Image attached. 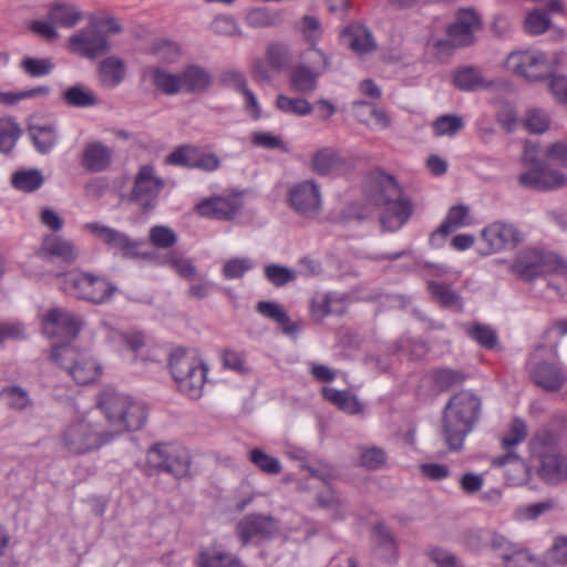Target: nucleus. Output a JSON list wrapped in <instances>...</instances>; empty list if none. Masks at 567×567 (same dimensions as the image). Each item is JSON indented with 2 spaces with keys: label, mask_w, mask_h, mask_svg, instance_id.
<instances>
[{
  "label": "nucleus",
  "mask_w": 567,
  "mask_h": 567,
  "mask_svg": "<svg viewBox=\"0 0 567 567\" xmlns=\"http://www.w3.org/2000/svg\"><path fill=\"white\" fill-rule=\"evenodd\" d=\"M63 289L78 299L94 305H102L111 300L116 287L102 277L89 272H69L63 279Z\"/></svg>",
  "instance_id": "9d476101"
},
{
  "label": "nucleus",
  "mask_w": 567,
  "mask_h": 567,
  "mask_svg": "<svg viewBox=\"0 0 567 567\" xmlns=\"http://www.w3.org/2000/svg\"><path fill=\"white\" fill-rule=\"evenodd\" d=\"M252 267L254 262L248 257L230 258L224 264L221 274L226 279H240Z\"/></svg>",
  "instance_id": "4d7b16f0"
},
{
  "label": "nucleus",
  "mask_w": 567,
  "mask_h": 567,
  "mask_svg": "<svg viewBox=\"0 0 567 567\" xmlns=\"http://www.w3.org/2000/svg\"><path fill=\"white\" fill-rule=\"evenodd\" d=\"M28 134L41 154L49 153L58 143V131L51 124H32L28 128Z\"/></svg>",
  "instance_id": "473e14b6"
},
{
  "label": "nucleus",
  "mask_w": 567,
  "mask_h": 567,
  "mask_svg": "<svg viewBox=\"0 0 567 567\" xmlns=\"http://www.w3.org/2000/svg\"><path fill=\"white\" fill-rule=\"evenodd\" d=\"M47 18L56 27L72 29L83 19V14L71 3L55 1L49 6Z\"/></svg>",
  "instance_id": "cd10ccee"
},
{
  "label": "nucleus",
  "mask_w": 567,
  "mask_h": 567,
  "mask_svg": "<svg viewBox=\"0 0 567 567\" xmlns=\"http://www.w3.org/2000/svg\"><path fill=\"white\" fill-rule=\"evenodd\" d=\"M97 406L105 416L113 440L125 432L141 430L148 415L144 402L113 388H105L100 393Z\"/></svg>",
  "instance_id": "f03ea898"
},
{
  "label": "nucleus",
  "mask_w": 567,
  "mask_h": 567,
  "mask_svg": "<svg viewBox=\"0 0 567 567\" xmlns=\"http://www.w3.org/2000/svg\"><path fill=\"white\" fill-rule=\"evenodd\" d=\"M523 239L522 231L513 224L494 221L482 230L478 249L482 255H491L505 248H515Z\"/></svg>",
  "instance_id": "dca6fc26"
},
{
  "label": "nucleus",
  "mask_w": 567,
  "mask_h": 567,
  "mask_svg": "<svg viewBox=\"0 0 567 567\" xmlns=\"http://www.w3.org/2000/svg\"><path fill=\"white\" fill-rule=\"evenodd\" d=\"M256 310L265 318L277 322L286 334H293L299 331V327L290 321L289 316L281 306L274 301H259Z\"/></svg>",
  "instance_id": "72a5a7b5"
},
{
  "label": "nucleus",
  "mask_w": 567,
  "mask_h": 567,
  "mask_svg": "<svg viewBox=\"0 0 567 567\" xmlns=\"http://www.w3.org/2000/svg\"><path fill=\"white\" fill-rule=\"evenodd\" d=\"M181 90L185 93H203L212 85V76L199 65H189L179 72Z\"/></svg>",
  "instance_id": "bb28decb"
},
{
  "label": "nucleus",
  "mask_w": 567,
  "mask_h": 567,
  "mask_svg": "<svg viewBox=\"0 0 567 567\" xmlns=\"http://www.w3.org/2000/svg\"><path fill=\"white\" fill-rule=\"evenodd\" d=\"M125 78V64L117 56H109L99 65V81L102 86L116 87Z\"/></svg>",
  "instance_id": "7c9ffc66"
},
{
  "label": "nucleus",
  "mask_w": 567,
  "mask_h": 567,
  "mask_svg": "<svg viewBox=\"0 0 567 567\" xmlns=\"http://www.w3.org/2000/svg\"><path fill=\"white\" fill-rule=\"evenodd\" d=\"M278 530L275 519L266 515L251 514L240 519L236 532L243 545L270 538Z\"/></svg>",
  "instance_id": "5701e85b"
},
{
  "label": "nucleus",
  "mask_w": 567,
  "mask_h": 567,
  "mask_svg": "<svg viewBox=\"0 0 567 567\" xmlns=\"http://www.w3.org/2000/svg\"><path fill=\"white\" fill-rule=\"evenodd\" d=\"M54 66V63L49 58L38 59L25 56L20 62L21 70L32 78L47 76L53 72Z\"/></svg>",
  "instance_id": "603ef678"
},
{
  "label": "nucleus",
  "mask_w": 567,
  "mask_h": 567,
  "mask_svg": "<svg viewBox=\"0 0 567 567\" xmlns=\"http://www.w3.org/2000/svg\"><path fill=\"white\" fill-rule=\"evenodd\" d=\"M50 359L80 385L94 382L101 375V364L93 355L70 344L53 346Z\"/></svg>",
  "instance_id": "6e6552de"
},
{
  "label": "nucleus",
  "mask_w": 567,
  "mask_h": 567,
  "mask_svg": "<svg viewBox=\"0 0 567 567\" xmlns=\"http://www.w3.org/2000/svg\"><path fill=\"white\" fill-rule=\"evenodd\" d=\"M386 453L378 446H363L360 449V465L369 470H378L385 465Z\"/></svg>",
  "instance_id": "bf43d9fd"
},
{
  "label": "nucleus",
  "mask_w": 567,
  "mask_h": 567,
  "mask_svg": "<svg viewBox=\"0 0 567 567\" xmlns=\"http://www.w3.org/2000/svg\"><path fill=\"white\" fill-rule=\"evenodd\" d=\"M524 162L532 167L518 176V183L529 189L548 192L567 185V175L561 171L548 167L545 162L535 157V152L526 145Z\"/></svg>",
  "instance_id": "9b49d317"
},
{
  "label": "nucleus",
  "mask_w": 567,
  "mask_h": 567,
  "mask_svg": "<svg viewBox=\"0 0 567 567\" xmlns=\"http://www.w3.org/2000/svg\"><path fill=\"white\" fill-rule=\"evenodd\" d=\"M84 326V318L65 308H52L43 318L42 329L45 336L54 338L61 336L73 340Z\"/></svg>",
  "instance_id": "6ab92c4d"
},
{
  "label": "nucleus",
  "mask_w": 567,
  "mask_h": 567,
  "mask_svg": "<svg viewBox=\"0 0 567 567\" xmlns=\"http://www.w3.org/2000/svg\"><path fill=\"white\" fill-rule=\"evenodd\" d=\"M524 123L529 132L540 134L548 130L549 117L544 111L533 109L527 112Z\"/></svg>",
  "instance_id": "69168bd1"
},
{
  "label": "nucleus",
  "mask_w": 567,
  "mask_h": 567,
  "mask_svg": "<svg viewBox=\"0 0 567 567\" xmlns=\"http://www.w3.org/2000/svg\"><path fill=\"white\" fill-rule=\"evenodd\" d=\"M243 208V194L228 192L204 198L196 205L195 210L202 217L228 221L234 220Z\"/></svg>",
  "instance_id": "2eb2a0df"
},
{
  "label": "nucleus",
  "mask_w": 567,
  "mask_h": 567,
  "mask_svg": "<svg viewBox=\"0 0 567 567\" xmlns=\"http://www.w3.org/2000/svg\"><path fill=\"white\" fill-rule=\"evenodd\" d=\"M142 80L151 84L166 95H176L182 92L179 73H171L158 66H147L142 72Z\"/></svg>",
  "instance_id": "393cba45"
},
{
  "label": "nucleus",
  "mask_w": 567,
  "mask_h": 567,
  "mask_svg": "<svg viewBox=\"0 0 567 567\" xmlns=\"http://www.w3.org/2000/svg\"><path fill=\"white\" fill-rule=\"evenodd\" d=\"M248 458L259 471L268 475H277L282 470L279 458L268 455L261 449H252Z\"/></svg>",
  "instance_id": "09e8293b"
},
{
  "label": "nucleus",
  "mask_w": 567,
  "mask_h": 567,
  "mask_svg": "<svg viewBox=\"0 0 567 567\" xmlns=\"http://www.w3.org/2000/svg\"><path fill=\"white\" fill-rule=\"evenodd\" d=\"M323 398L348 414H358L362 411V404L355 395L349 391L333 388H322Z\"/></svg>",
  "instance_id": "c9c22d12"
},
{
  "label": "nucleus",
  "mask_w": 567,
  "mask_h": 567,
  "mask_svg": "<svg viewBox=\"0 0 567 567\" xmlns=\"http://www.w3.org/2000/svg\"><path fill=\"white\" fill-rule=\"evenodd\" d=\"M372 537L374 550L383 560H395L398 556V545L391 530L383 524L373 527Z\"/></svg>",
  "instance_id": "c756f323"
},
{
  "label": "nucleus",
  "mask_w": 567,
  "mask_h": 567,
  "mask_svg": "<svg viewBox=\"0 0 567 567\" xmlns=\"http://www.w3.org/2000/svg\"><path fill=\"white\" fill-rule=\"evenodd\" d=\"M62 99L71 107L85 109L97 105L96 94L82 84L68 87L62 93Z\"/></svg>",
  "instance_id": "4c0bfd02"
},
{
  "label": "nucleus",
  "mask_w": 567,
  "mask_h": 567,
  "mask_svg": "<svg viewBox=\"0 0 567 567\" xmlns=\"http://www.w3.org/2000/svg\"><path fill=\"white\" fill-rule=\"evenodd\" d=\"M20 136L19 125L11 118L0 120V152L10 153Z\"/></svg>",
  "instance_id": "5fc2aeb1"
},
{
  "label": "nucleus",
  "mask_w": 567,
  "mask_h": 567,
  "mask_svg": "<svg viewBox=\"0 0 567 567\" xmlns=\"http://www.w3.org/2000/svg\"><path fill=\"white\" fill-rule=\"evenodd\" d=\"M364 194L368 200L382 207L380 223L384 230H399L411 217L413 205L396 179L381 171L368 175Z\"/></svg>",
  "instance_id": "f257e3e1"
},
{
  "label": "nucleus",
  "mask_w": 567,
  "mask_h": 567,
  "mask_svg": "<svg viewBox=\"0 0 567 567\" xmlns=\"http://www.w3.org/2000/svg\"><path fill=\"white\" fill-rule=\"evenodd\" d=\"M169 369L181 392L193 400L202 396L207 367L195 354L176 349L171 354Z\"/></svg>",
  "instance_id": "0eeeda50"
},
{
  "label": "nucleus",
  "mask_w": 567,
  "mask_h": 567,
  "mask_svg": "<svg viewBox=\"0 0 567 567\" xmlns=\"http://www.w3.org/2000/svg\"><path fill=\"white\" fill-rule=\"evenodd\" d=\"M481 408V399L468 391H461L451 398L442 421L444 440L450 450L462 449L465 436L480 419Z\"/></svg>",
  "instance_id": "7ed1b4c3"
},
{
  "label": "nucleus",
  "mask_w": 567,
  "mask_h": 567,
  "mask_svg": "<svg viewBox=\"0 0 567 567\" xmlns=\"http://www.w3.org/2000/svg\"><path fill=\"white\" fill-rule=\"evenodd\" d=\"M427 290L441 306L455 309L462 308L458 293H456L450 285L430 281L427 284Z\"/></svg>",
  "instance_id": "c03bdc74"
},
{
  "label": "nucleus",
  "mask_w": 567,
  "mask_h": 567,
  "mask_svg": "<svg viewBox=\"0 0 567 567\" xmlns=\"http://www.w3.org/2000/svg\"><path fill=\"white\" fill-rule=\"evenodd\" d=\"M287 202L296 214L306 219L317 218L322 210L320 187L315 181H302L290 186Z\"/></svg>",
  "instance_id": "f8f14e48"
},
{
  "label": "nucleus",
  "mask_w": 567,
  "mask_h": 567,
  "mask_svg": "<svg viewBox=\"0 0 567 567\" xmlns=\"http://www.w3.org/2000/svg\"><path fill=\"white\" fill-rule=\"evenodd\" d=\"M150 241L158 248H171L177 241L175 231L167 226H153L148 233Z\"/></svg>",
  "instance_id": "052dcab7"
},
{
  "label": "nucleus",
  "mask_w": 567,
  "mask_h": 567,
  "mask_svg": "<svg viewBox=\"0 0 567 567\" xmlns=\"http://www.w3.org/2000/svg\"><path fill=\"white\" fill-rule=\"evenodd\" d=\"M467 333L473 340L487 349H492L497 343V334L488 326L476 323L467 330Z\"/></svg>",
  "instance_id": "e2e57ef3"
},
{
  "label": "nucleus",
  "mask_w": 567,
  "mask_h": 567,
  "mask_svg": "<svg viewBox=\"0 0 567 567\" xmlns=\"http://www.w3.org/2000/svg\"><path fill=\"white\" fill-rule=\"evenodd\" d=\"M344 35L349 38V47L359 54L369 53L375 49L372 33L364 25H350L344 29Z\"/></svg>",
  "instance_id": "e433bc0d"
},
{
  "label": "nucleus",
  "mask_w": 567,
  "mask_h": 567,
  "mask_svg": "<svg viewBox=\"0 0 567 567\" xmlns=\"http://www.w3.org/2000/svg\"><path fill=\"white\" fill-rule=\"evenodd\" d=\"M549 27L550 20L548 16L540 10L530 12L525 19L526 31L534 35L544 33Z\"/></svg>",
  "instance_id": "338daca9"
},
{
  "label": "nucleus",
  "mask_w": 567,
  "mask_h": 567,
  "mask_svg": "<svg viewBox=\"0 0 567 567\" xmlns=\"http://www.w3.org/2000/svg\"><path fill=\"white\" fill-rule=\"evenodd\" d=\"M534 452L540 458L539 476L550 484L567 480V457L561 454L557 439L553 433L545 432L534 439Z\"/></svg>",
  "instance_id": "1a4fd4ad"
},
{
  "label": "nucleus",
  "mask_w": 567,
  "mask_h": 567,
  "mask_svg": "<svg viewBox=\"0 0 567 567\" xmlns=\"http://www.w3.org/2000/svg\"><path fill=\"white\" fill-rule=\"evenodd\" d=\"M553 508V503L550 501L539 502L529 505H523L515 509L514 517L517 520H530L536 519L540 515Z\"/></svg>",
  "instance_id": "680f3d73"
},
{
  "label": "nucleus",
  "mask_w": 567,
  "mask_h": 567,
  "mask_svg": "<svg viewBox=\"0 0 567 567\" xmlns=\"http://www.w3.org/2000/svg\"><path fill=\"white\" fill-rule=\"evenodd\" d=\"M300 61L289 73V85L299 94H312L320 76L331 68L330 56L321 49H306L299 53Z\"/></svg>",
  "instance_id": "423d86ee"
},
{
  "label": "nucleus",
  "mask_w": 567,
  "mask_h": 567,
  "mask_svg": "<svg viewBox=\"0 0 567 567\" xmlns=\"http://www.w3.org/2000/svg\"><path fill=\"white\" fill-rule=\"evenodd\" d=\"M505 66L513 74L527 81L543 80L549 73L545 54L530 50L513 51L508 54Z\"/></svg>",
  "instance_id": "f3484780"
},
{
  "label": "nucleus",
  "mask_w": 567,
  "mask_h": 567,
  "mask_svg": "<svg viewBox=\"0 0 567 567\" xmlns=\"http://www.w3.org/2000/svg\"><path fill=\"white\" fill-rule=\"evenodd\" d=\"M150 466L172 474L176 478L187 475L189 454L186 449L171 444H156L147 452Z\"/></svg>",
  "instance_id": "ddd939ff"
},
{
  "label": "nucleus",
  "mask_w": 567,
  "mask_h": 567,
  "mask_svg": "<svg viewBox=\"0 0 567 567\" xmlns=\"http://www.w3.org/2000/svg\"><path fill=\"white\" fill-rule=\"evenodd\" d=\"M198 567H241V563L230 553L205 549L199 554Z\"/></svg>",
  "instance_id": "79ce46f5"
},
{
  "label": "nucleus",
  "mask_w": 567,
  "mask_h": 567,
  "mask_svg": "<svg viewBox=\"0 0 567 567\" xmlns=\"http://www.w3.org/2000/svg\"><path fill=\"white\" fill-rule=\"evenodd\" d=\"M168 264L181 277L194 281L197 278L196 267L189 259H185L177 254H171L166 258Z\"/></svg>",
  "instance_id": "0e129e2a"
},
{
  "label": "nucleus",
  "mask_w": 567,
  "mask_h": 567,
  "mask_svg": "<svg viewBox=\"0 0 567 567\" xmlns=\"http://www.w3.org/2000/svg\"><path fill=\"white\" fill-rule=\"evenodd\" d=\"M265 278L275 287H282L296 280V272L287 266L269 264L264 267Z\"/></svg>",
  "instance_id": "864d4df0"
},
{
  "label": "nucleus",
  "mask_w": 567,
  "mask_h": 567,
  "mask_svg": "<svg viewBox=\"0 0 567 567\" xmlns=\"http://www.w3.org/2000/svg\"><path fill=\"white\" fill-rule=\"evenodd\" d=\"M266 59L271 69L280 71L286 68L292 59L291 48L281 42L271 43L267 48Z\"/></svg>",
  "instance_id": "de8ad7c7"
},
{
  "label": "nucleus",
  "mask_w": 567,
  "mask_h": 567,
  "mask_svg": "<svg viewBox=\"0 0 567 567\" xmlns=\"http://www.w3.org/2000/svg\"><path fill=\"white\" fill-rule=\"evenodd\" d=\"M164 186L165 182L156 174L154 166L146 164L137 171L130 197L147 212L154 207Z\"/></svg>",
  "instance_id": "a211bd4d"
},
{
  "label": "nucleus",
  "mask_w": 567,
  "mask_h": 567,
  "mask_svg": "<svg viewBox=\"0 0 567 567\" xmlns=\"http://www.w3.org/2000/svg\"><path fill=\"white\" fill-rule=\"evenodd\" d=\"M317 504L329 511L334 519H342L346 515V504L332 489L318 494Z\"/></svg>",
  "instance_id": "6e6d98bb"
},
{
  "label": "nucleus",
  "mask_w": 567,
  "mask_h": 567,
  "mask_svg": "<svg viewBox=\"0 0 567 567\" xmlns=\"http://www.w3.org/2000/svg\"><path fill=\"white\" fill-rule=\"evenodd\" d=\"M482 29L478 14L471 9H462L456 13L455 21L449 27L447 40H439L434 47L439 50L463 48L474 42V33Z\"/></svg>",
  "instance_id": "4468645a"
},
{
  "label": "nucleus",
  "mask_w": 567,
  "mask_h": 567,
  "mask_svg": "<svg viewBox=\"0 0 567 567\" xmlns=\"http://www.w3.org/2000/svg\"><path fill=\"white\" fill-rule=\"evenodd\" d=\"M514 275L525 281L546 277L548 286L560 296L567 295V265L555 254L536 249H525L511 266Z\"/></svg>",
  "instance_id": "20e7f679"
},
{
  "label": "nucleus",
  "mask_w": 567,
  "mask_h": 567,
  "mask_svg": "<svg viewBox=\"0 0 567 567\" xmlns=\"http://www.w3.org/2000/svg\"><path fill=\"white\" fill-rule=\"evenodd\" d=\"M42 250L48 256L59 258L66 264L74 262L79 255L71 241L54 235L44 238Z\"/></svg>",
  "instance_id": "2f4dec72"
},
{
  "label": "nucleus",
  "mask_w": 567,
  "mask_h": 567,
  "mask_svg": "<svg viewBox=\"0 0 567 567\" xmlns=\"http://www.w3.org/2000/svg\"><path fill=\"white\" fill-rule=\"evenodd\" d=\"M115 162V150L103 141L86 142L81 151L80 165L89 173H102Z\"/></svg>",
  "instance_id": "4be33fe9"
},
{
  "label": "nucleus",
  "mask_w": 567,
  "mask_h": 567,
  "mask_svg": "<svg viewBox=\"0 0 567 567\" xmlns=\"http://www.w3.org/2000/svg\"><path fill=\"white\" fill-rule=\"evenodd\" d=\"M298 31L301 33L303 40L309 44L307 49H319L318 42L322 37L323 29L317 17L310 14L303 16Z\"/></svg>",
  "instance_id": "a18cd8bd"
},
{
  "label": "nucleus",
  "mask_w": 567,
  "mask_h": 567,
  "mask_svg": "<svg viewBox=\"0 0 567 567\" xmlns=\"http://www.w3.org/2000/svg\"><path fill=\"white\" fill-rule=\"evenodd\" d=\"M11 184L20 192L32 193L42 187L44 177L38 168L22 169L12 174Z\"/></svg>",
  "instance_id": "a19ab883"
},
{
  "label": "nucleus",
  "mask_w": 567,
  "mask_h": 567,
  "mask_svg": "<svg viewBox=\"0 0 567 567\" xmlns=\"http://www.w3.org/2000/svg\"><path fill=\"white\" fill-rule=\"evenodd\" d=\"M276 107L282 113L296 116H306L312 112V105L306 99L289 97L285 94L277 96Z\"/></svg>",
  "instance_id": "49530a36"
},
{
  "label": "nucleus",
  "mask_w": 567,
  "mask_h": 567,
  "mask_svg": "<svg viewBox=\"0 0 567 567\" xmlns=\"http://www.w3.org/2000/svg\"><path fill=\"white\" fill-rule=\"evenodd\" d=\"M487 542V547L498 555L506 565L513 561H532L527 550L513 544L501 534L488 532Z\"/></svg>",
  "instance_id": "a878e982"
},
{
  "label": "nucleus",
  "mask_w": 567,
  "mask_h": 567,
  "mask_svg": "<svg viewBox=\"0 0 567 567\" xmlns=\"http://www.w3.org/2000/svg\"><path fill=\"white\" fill-rule=\"evenodd\" d=\"M83 228L125 258H148L147 254L140 251L142 241L131 239L125 233L99 223H86Z\"/></svg>",
  "instance_id": "aec40b11"
},
{
  "label": "nucleus",
  "mask_w": 567,
  "mask_h": 567,
  "mask_svg": "<svg viewBox=\"0 0 567 567\" xmlns=\"http://www.w3.org/2000/svg\"><path fill=\"white\" fill-rule=\"evenodd\" d=\"M433 379L437 386L445 390L461 384L465 377L461 371L444 368L436 370L433 374Z\"/></svg>",
  "instance_id": "774afa93"
},
{
  "label": "nucleus",
  "mask_w": 567,
  "mask_h": 567,
  "mask_svg": "<svg viewBox=\"0 0 567 567\" xmlns=\"http://www.w3.org/2000/svg\"><path fill=\"white\" fill-rule=\"evenodd\" d=\"M209 29L218 35L223 37H243V31L236 21L235 18L231 16H218L216 17L210 25Z\"/></svg>",
  "instance_id": "13d9d810"
},
{
  "label": "nucleus",
  "mask_w": 567,
  "mask_h": 567,
  "mask_svg": "<svg viewBox=\"0 0 567 567\" xmlns=\"http://www.w3.org/2000/svg\"><path fill=\"white\" fill-rule=\"evenodd\" d=\"M471 223L470 208L465 205H455L449 209L445 220L437 228L436 233L447 236L455 229L466 227Z\"/></svg>",
  "instance_id": "ea45409f"
},
{
  "label": "nucleus",
  "mask_w": 567,
  "mask_h": 567,
  "mask_svg": "<svg viewBox=\"0 0 567 567\" xmlns=\"http://www.w3.org/2000/svg\"><path fill=\"white\" fill-rule=\"evenodd\" d=\"M343 311V302L330 295L317 297L311 303V316L318 321L330 315H341Z\"/></svg>",
  "instance_id": "37998d69"
},
{
  "label": "nucleus",
  "mask_w": 567,
  "mask_h": 567,
  "mask_svg": "<svg viewBox=\"0 0 567 567\" xmlns=\"http://www.w3.org/2000/svg\"><path fill=\"white\" fill-rule=\"evenodd\" d=\"M346 161L338 151L331 147H324L316 152L312 156L311 168L320 175L327 176L343 168Z\"/></svg>",
  "instance_id": "c85d7f7f"
},
{
  "label": "nucleus",
  "mask_w": 567,
  "mask_h": 567,
  "mask_svg": "<svg viewBox=\"0 0 567 567\" xmlns=\"http://www.w3.org/2000/svg\"><path fill=\"white\" fill-rule=\"evenodd\" d=\"M454 85L462 91H476L492 85L485 81L480 70L473 66H464L455 71L453 75Z\"/></svg>",
  "instance_id": "f704fd0d"
},
{
  "label": "nucleus",
  "mask_w": 567,
  "mask_h": 567,
  "mask_svg": "<svg viewBox=\"0 0 567 567\" xmlns=\"http://www.w3.org/2000/svg\"><path fill=\"white\" fill-rule=\"evenodd\" d=\"M69 49L83 58L95 59L111 50L107 35L89 24L69 38Z\"/></svg>",
  "instance_id": "412c9836"
},
{
  "label": "nucleus",
  "mask_w": 567,
  "mask_h": 567,
  "mask_svg": "<svg viewBox=\"0 0 567 567\" xmlns=\"http://www.w3.org/2000/svg\"><path fill=\"white\" fill-rule=\"evenodd\" d=\"M113 441V434L101 422L84 415L71 421L62 431L60 442L71 454H86Z\"/></svg>",
  "instance_id": "39448f33"
},
{
  "label": "nucleus",
  "mask_w": 567,
  "mask_h": 567,
  "mask_svg": "<svg viewBox=\"0 0 567 567\" xmlns=\"http://www.w3.org/2000/svg\"><path fill=\"white\" fill-rule=\"evenodd\" d=\"M246 23L255 29L277 27L282 23L284 16L280 11L268 8H252L245 14Z\"/></svg>",
  "instance_id": "58836bf2"
},
{
  "label": "nucleus",
  "mask_w": 567,
  "mask_h": 567,
  "mask_svg": "<svg viewBox=\"0 0 567 567\" xmlns=\"http://www.w3.org/2000/svg\"><path fill=\"white\" fill-rule=\"evenodd\" d=\"M527 368L533 383L546 392L560 391L567 381V374L558 364L539 361L529 362Z\"/></svg>",
  "instance_id": "b1692460"
},
{
  "label": "nucleus",
  "mask_w": 567,
  "mask_h": 567,
  "mask_svg": "<svg viewBox=\"0 0 567 567\" xmlns=\"http://www.w3.org/2000/svg\"><path fill=\"white\" fill-rule=\"evenodd\" d=\"M464 127V121L456 114H444L435 118L432 128L435 136H454Z\"/></svg>",
  "instance_id": "8fccbe9b"
},
{
  "label": "nucleus",
  "mask_w": 567,
  "mask_h": 567,
  "mask_svg": "<svg viewBox=\"0 0 567 567\" xmlns=\"http://www.w3.org/2000/svg\"><path fill=\"white\" fill-rule=\"evenodd\" d=\"M0 396L10 409L17 411H22L32 403L28 391L17 385L2 389Z\"/></svg>",
  "instance_id": "3c124183"
}]
</instances>
